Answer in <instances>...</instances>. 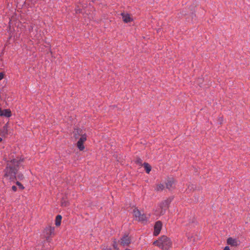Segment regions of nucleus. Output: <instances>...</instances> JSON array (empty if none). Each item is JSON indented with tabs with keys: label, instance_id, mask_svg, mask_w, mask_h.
I'll list each match as a JSON object with an SVG mask.
<instances>
[{
	"label": "nucleus",
	"instance_id": "obj_1",
	"mask_svg": "<svg viewBox=\"0 0 250 250\" xmlns=\"http://www.w3.org/2000/svg\"><path fill=\"white\" fill-rule=\"evenodd\" d=\"M21 160L18 158L13 159L8 161L5 169L4 177L11 181L16 178V174L18 169Z\"/></svg>",
	"mask_w": 250,
	"mask_h": 250
},
{
	"label": "nucleus",
	"instance_id": "obj_20",
	"mask_svg": "<svg viewBox=\"0 0 250 250\" xmlns=\"http://www.w3.org/2000/svg\"><path fill=\"white\" fill-rule=\"evenodd\" d=\"M12 188L15 191H16V190H17V188L15 186H12Z\"/></svg>",
	"mask_w": 250,
	"mask_h": 250
},
{
	"label": "nucleus",
	"instance_id": "obj_23",
	"mask_svg": "<svg viewBox=\"0 0 250 250\" xmlns=\"http://www.w3.org/2000/svg\"><path fill=\"white\" fill-rule=\"evenodd\" d=\"M141 160L140 159H138L137 160V162L139 163H141Z\"/></svg>",
	"mask_w": 250,
	"mask_h": 250
},
{
	"label": "nucleus",
	"instance_id": "obj_15",
	"mask_svg": "<svg viewBox=\"0 0 250 250\" xmlns=\"http://www.w3.org/2000/svg\"><path fill=\"white\" fill-rule=\"evenodd\" d=\"M164 188V186L163 184H160L156 186L155 190L157 191H162Z\"/></svg>",
	"mask_w": 250,
	"mask_h": 250
},
{
	"label": "nucleus",
	"instance_id": "obj_10",
	"mask_svg": "<svg viewBox=\"0 0 250 250\" xmlns=\"http://www.w3.org/2000/svg\"><path fill=\"white\" fill-rule=\"evenodd\" d=\"M0 116L9 117L11 116V112L9 109L2 110L0 108Z\"/></svg>",
	"mask_w": 250,
	"mask_h": 250
},
{
	"label": "nucleus",
	"instance_id": "obj_17",
	"mask_svg": "<svg viewBox=\"0 0 250 250\" xmlns=\"http://www.w3.org/2000/svg\"><path fill=\"white\" fill-rule=\"evenodd\" d=\"M67 204H68V203H67V202H66V201H62V206H66L67 205Z\"/></svg>",
	"mask_w": 250,
	"mask_h": 250
},
{
	"label": "nucleus",
	"instance_id": "obj_19",
	"mask_svg": "<svg viewBox=\"0 0 250 250\" xmlns=\"http://www.w3.org/2000/svg\"><path fill=\"white\" fill-rule=\"evenodd\" d=\"M103 250H111L110 248H108L107 247H106V248H104Z\"/></svg>",
	"mask_w": 250,
	"mask_h": 250
},
{
	"label": "nucleus",
	"instance_id": "obj_6",
	"mask_svg": "<svg viewBox=\"0 0 250 250\" xmlns=\"http://www.w3.org/2000/svg\"><path fill=\"white\" fill-rule=\"evenodd\" d=\"M162 224L160 221H157L156 222L154 226V235L157 236L160 232L162 229Z\"/></svg>",
	"mask_w": 250,
	"mask_h": 250
},
{
	"label": "nucleus",
	"instance_id": "obj_24",
	"mask_svg": "<svg viewBox=\"0 0 250 250\" xmlns=\"http://www.w3.org/2000/svg\"><path fill=\"white\" fill-rule=\"evenodd\" d=\"M76 12L77 13V12H81L79 9V10L78 9L76 10Z\"/></svg>",
	"mask_w": 250,
	"mask_h": 250
},
{
	"label": "nucleus",
	"instance_id": "obj_18",
	"mask_svg": "<svg viewBox=\"0 0 250 250\" xmlns=\"http://www.w3.org/2000/svg\"><path fill=\"white\" fill-rule=\"evenodd\" d=\"M4 76V74L3 73H0V81L1 80Z\"/></svg>",
	"mask_w": 250,
	"mask_h": 250
},
{
	"label": "nucleus",
	"instance_id": "obj_2",
	"mask_svg": "<svg viewBox=\"0 0 250 250\" xmlns=\"http://www.w3.org/2000/svg\"><path fill=\"white\" fill-rule=\"evenodd\" d=\"M153 244L164 250H168L172 245V242L167 236L163 235L154 241Z\"/></svg>",
	"mask_w": 250,
	"mask_h": 250
},
{
	"label": "nucleus",
	"instance_id": "obj_12",
	"mask_svg": "<svg viewBox=\"0 0 250 250\" xmlns=\"http://www.w3.org/2000/svg\"><path fill=\"white\" fill-rule=\"evenodd\" d=\"M174 184V182L173 180L170 179V180H167V182L166 183L167 188L168 189L171 188H172Z\"/></svg>",
	"mask_w": 250,
	"mask_h": 250
},
{
	"label": "nucleus",
	"instance_id": "obj_21",
	"mask_svg": "<svg viewBox=\"0 0 250 250\" xmlns=\"http://www.w3.org/2000/svg\"><path fill=\"white\" fill-rule=\"evenodd\" d=\"M224 250H229V248L228 246H226Z\"/></svg>",
	"mask_w": 250,
	"mask_h": 250
},
{
	"label": "nucleus",
	"instance_id": "obj_25",
	"mask_svg": "<svg viewBox=\"0 0 250 250\" xmlns=\"http://www.w3.org/2000/svg\"><path fill=\"white\" fill-rule=\"evenodd\" d=\"M114 247L115 249H116V246L115 244H114Z\"/></svg>",
	"mask_w": 250,
	"mask_h": 250
},
{
	"label": "nucleus",
	"instance_id": "obj_13",
	"mask_svg": "<svg viewBox=\"0 0 250 250\" xmlns=\"http://www.w3.org/2000/svg\"><path fill=\"white\" fill-rule=\"evenodd\" d=\"M62 220V216L60 215H58L56 216L55 220V224L57 226H59L61 225Z\"/></svg>",
	"mask_w": 250,
	"mask_h": 250
},
{
	"label": "nucleus",
	"instance_id": "obj_7",
	"mask_svg": "<svg viewBox=\"0 0 250 250\" xmlns=\"http://www.w3.org/2000/svg\"><path fill=\"white\" fill-rule=\"evenodd\" d=\"M54 230V228L50 227H47L44 229V236L46 237L47 241H49V236L51 235L53 233Z\"/></svg>",
	"mask_w": 250,
	"mask_h": 250
},
{
	"label": "nucleus",
	"instance_id": "obj_14",
	"mask_svg": "<svg viewBox=\"0 0 250 250\" xmlns=\"http://www.w3.org/2000/svg\"><path fill=\"white\" fill-rule=\"evenodd\" d=\"M144 167L145 168V170L146 171V172L147 173H149V172L151 171V166L148 164L145 163L144 164Z\"/></svg>",
	"mask_w": 250,
	"mask_h": 250
},
{
	"label": "nucleus",
	"instance_id": "obj_3",
	"mask_svg": "<svg viewBox=\"0 0 250 250\" xmlns=\"http://www.w3.org/2000/svg\"><path fill=\"white\" fill-rule=\"evenodd\" d=\"M133 213L135 220L138 221L142 222H146L148 218V216H146V215L144 213H142L141 212L136 208L133 209Z\"/></svg>",
	"mask_w": 250,
	"mask_h": 250
},
{
	"label": "nucleus",
	"instance_id": "obj_16",
	"mask_svg": "<svg viewBox=\"0 0 250 250\" xmlns=\"http://www.w3.org/2000/svg\"><path fill=\"white\" fill-rule=\"evenodd\" d=\"M16 184L21 189L24 188L23 186L19 182H17Z\"/></svg>",
	"mask_w": 250,
	"mask_h": 250
},
{
	"label": "nucleus",
	"instance_id": "obj_5",
	"mask_svg": "<svg viewBox=\"0 0 250 250\" xmlns=\"http://www.w3.org/2000/svg\"><path fill=\"white\" fill-rule=\"evenodd\" d=\"M86 139V136L84 134L82 135L80 139L77 142V146L80 150H83L84 149V146L83 145V143L85 141Z\"/></svg>",
	"mask_w": 250,
	"mask_h": 250
},
{
	"label": "nucleus",
	"instance_id": "obj_11",
	"mask_svg": "<svg viewBox=\"0 0 250 250\" xmlns=\"http://www.w3.org/2000/svg\"><path fill=\"white\" fill-rule=\"evenodd\" d=\"M122 16L123 21L125 22H128L132 21L130 16L128 14H122Z\"/></svg>",
	"mask_w": 250,
	"mask_h": 250
},
{
	"label": "nucleus",
	"instance_id": "obj_9",
	"mask_svg": "<svg viewBox=\"0 0 250 250\" xmlns=\"http://www.w3.org/2000/svg\"><path fill=\"white\" fill-rule=\"evenodd\" d=\"M130 243V239L128 235H125L121 239V245L123 246H128Z\"/></svg>",
	"mask_w": 250,
	"mask_h": 250
},
{
	"label": "nucleus",
	"instance_id": "obj_4",
	"mask_svg": "<svg viewBox=\"0 0 250 250\" xmlns=\"http://www.w3.org/2000/svg\"><path fill=\"white\" fill-rule=\"evenodd\" d=\"M170 202V200H166L162 202L160 205V207L161 208V214H163L165 213V211L168 207V205Z\"/></svg>",
	"mask_w": 250,
	"mask_h": 250
},
{
	"label": "nucleus",
	"instance_id": "obj_8",
	"mask_svg": "<svg viewBox=\"0 0 250 250\" xmlns=\"http://www.w3.org/2000/svg\"><path fill=\"white\" fill-rule=\"evenodd\" d=\"M227 243L231 246H237L239 245V241L236 239L229 237L227 239Z\"/></svg>",
	"mask_w": 250,
	"mask_h": 250
},
{
	"label": "nucleus",
	"instance_id": "obj_22",
	"mask_svg": "<svg viewBox=\"0 0 250 250\" xmlns=\"http://www.w3.org/2000/svg\"><path fill=\"white\" fill-rule=\"evenodd\" d=\"M78 132H79L78 129H75V130L73 132H74V133L76 134V133H78Z\"/></svg>",
	"mask_w": 250,
	"mask_h": 250
},
{
	"label": "nucleus",
	"instance_id": "obj_26",
	"mask_svg": "<svg viewBox=\"0 0 250 250\" xmlns=\"http://www.w3.org/2000/svg\"><path fill=\"white\" fill-rule=\"evenodd\" d=\"M2 141V138L0 137V142Z\"/></svg>",
	"mask_w": 250,
	"mask_h": 250
}]
</instances>
